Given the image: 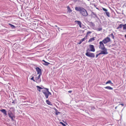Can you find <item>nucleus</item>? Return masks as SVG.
I'll list each match as a JSON object with an SVG mask.
<instances>
[{
    "label": "nucleus",
    "mask_w": 126,
    "mask_h": 126,
    "mask_svg": "<svg viewBox=\"0 0 126 126\" xmlns=\"http://www.w3.org/2000/svg\"><path fill=\"white\" fill-rule=\"evenodd\" d=\"M76 10L79 11L80 14L83 16H87L88 14L86 10L82 7H75Z\"/></svg>",
    "instance_id": "f257e3e1"
},
{
    "label": "nucleus",
    "mask_w": 126,
    "mask_h": 126,
    "mask_svg": "<svg viewBox=\"0 0 126 126\" xmlns=\"http://www.w3.org/2000/svg\"><path fill=\"white\" fill-rule=\"evenodd\" d=\"M102 42L100 41L99 44L100 45L99 46V49H100L102 50L101 51H103L105 52L106 54H108V52L107 51V49L106 48H105L104 45Z\"/></svg>",
    "instance_id": "f03ea898"
},
{
    "label": "nucleus",
    "mask_w": 126,
    "mask_h": 126,
    "mask_svg": "<svg viewBox=\"0 0 126 126\" xmlns=\"http://www.w3.org/2000/svg\"><path fill=\"white\" fill-rule=\"evenodd\" d=\"M8 114L9 117L11 118L12 121H13L14 120L13 118H15V117L14 114L12 113L11 111L10 110H9L8 112Z\"/></svg>",
    "instance_id": "7ed1b4c3"
},
{
    "label": "nucleus",
    "mask_w": 126,
    "mask_h": 126,
    "mask_svg": "<svg viewBox=\"0 0 126 126\" xmlns=\"http://www.w3.org/2000/svg\"><path fill=\"white\" fill-rule=\"evenodd\" d=\"M110 40V38L108 37H107L103 40L102 42L104 44H105L109 42Z\"/></svg>",
    "instance_id": "20e7f679"
},
{
    "label": "nucleus",
    "mask_w": 126,
    "mask_h": 126,
    "mask_svg": "<svg viewBox=\"0 0 126 126\" xmlns=\"http://www.w3.org/2000/svg\"><path fill=\"white\" fill-rule=\"evenodd\" d=\"M86 55L89 57H94L95 55L94 53L87 52L85 54Z\"/></svg>",
    "instance_id": "39448f33"
},
{
    "label": "nucleus",
    "mask_w": 126,
    "mask_h": 126,
    "mask_svg": "<svg viewBox=\"0 0 126 126\" xmlns=\"http://www.w3.org/2000/svg\"><path fill=\"white\" fill-rule=\"evenodd\" d=\"M40 75H39L38 76L36 77L35 78V80L37 83H39L41 81V80L40 78Z\"/></svg>",
    "instance_id": "423d86ee"
},
{
    "label": "nucleus",
    "mask_w": 126,
    "mask_h": 126,
    "mask_svg": "<svg viewBox=\"0 0 126 126\" xmlns=\"http://www.w3.org/2000/svg\"><path fill=\"white\" fill-rule=\"evenodd\" d=\"M36 69L37 72V74H39V75H41L42 74L41 69L38 67H36Z\"/></svg>",
    "instance_id": "0eeeda50"
},
{
    "label": "nucleus",
    "mask_w": 126,
    "mask_h": 126,
    "mask_svg": "<svg viewBox=\"0 0 126 126\" xmlns=\"http://www.w3.org/2000/svg\"><path fill=\"white\" fill-rule=\"evenodd\" d=\"M89 47L91 51L92 52H94L95 51V49L94 46L90 45H89Z\"/></svg>",
    "instance_id": "6e6552de"
},
{
    "label": "nucleus",
    "mask_w": 126,
    "mask_h": 126,
    "mask_svg": "<svg viewBox=\"0 0 126 126\" xmlns=\"http://www.w3.org/2000/svg\"><path fill=\"white\" fill-rule=\"evenodd\" d=\"M42 92L43 94L47 92L49 93L50 94V93L48 89L46 88H43Z\"/></svg>",
    "instance_id": "1a4fd4ad"
},
{
    "label": "nucleus",
    "mask_w": 126,
    "mask_h": 126,
    "mask_svg": "<svg viewBox=\"0 0 126 126\" xmlns=\"http://www.w3.org/2000/svg\"><path fill=\"white\" fill-rule=\"evenodd\" d=\"M100 54H104V55H106V53L105 52L103 51H101L98 54H97L96 55V57L97 58L98 57V56Z\"/></svg>",
    "instance_id": "9d476101"
},
{
    "label": "nucleus",
    "mask_w": 126,
    "mask_h": 126,
    "mask_svg": "<svg viewBox=\"0 0 126 126\" xmlns=\"http://www.w3.org/2000/svg\"><path fill=\"white\" fill-rule=\"evenodd\" d=\"M45 95L46 97L47 98H48V96L49 95H51V93H50V94L48 92H46L44 94Z\"/></svg>",
    "instance_id": "9b49d317"
},
{
    "label": "nucleus",
    "mask_w": 126,
    "mask_h": 126,
    "mask_svg": "<svg viewBox=\"0 0 126 126\" xmlns=\"http://www.w3.org/2000/svg\"><path fill=\"white\" fill-rule=\"evenodd\" d=\"M5 115H7V111L5 109H2L0 110Z\"/></svg>",
    "instance_id": "f8f14e48"
},
{
    "label": "nucleus",
    "mask_w": 126,
    "mask_h": 126,
    "mask_svg": "<svg viewBox=\"0 0 126 126\" xmlns=\"http://www.w3.org/2000/svg\"><path fill=\"white\" fill-rule=\"evenodd\" d=\"M75 22H77V23L79 25V27L80 28L81 27V23L80 21L76 20L75 21Z\"/></svg>",
    "instance_id": "ddd939ff"
},
{
    "label": "nucleus",
    "mask_w": 126,
    "mask_h": 126,
    "mask_svg": "<svg viewBox=\"0 0 126 126\" xmlns=\"http://www.w3.org/2000/svg\"><path fill=\"white\" fill-rule=\"evenodd\" d=\"M43 61L45 63H43V64L45 65H48L49 64H50L49 63H48L46 61H45L44 60H43Z\"/></svg>",
    "instance_id": "4468645a"
},
{
    "label": "nucleus",
    "mask_w": 126,
    "mask_h": 126,
    "mask_svg": "<svg viewBox=\"0 0 126 126\" xmlns=\"http://www.w3.org/2000/svg\"><path fill=\"white\" fill-rule=\"evenodd\" d=\"M95 37H94L90 38L88 41V42H90L94 41L95 40Z\"/></svg>",
    "instance_id": "2eb2a0df"
},
{
    "label": "nucleus",
    "mask_w": 126,
    "mask_h": 126,
    "mask_svg": "<svg viewBox=\"0 0 126 126\" xmlns=\"http://www.w3.org/2000/svg\"><path fill=\"white\" fill-rule=\"evenodd\" d=\"M54 110L55 111V114L56 115H58V114H60L61 113L60 112H59L55 108L54 109Z\"/></svg>",
    "instance_id": "dca6fc26"
},
{
    "label": "nucleus",
    "mask_w": 126,
    "mask_h": 126,
    "mask_svg": "<svg viewBox=\"0 0 126 126\" xmlns=\"http://www.w3.org/2000/svg\"><path fill=\"white\" fill-rule=\"evenodd\" d=\"M46 102L47 104L49 105H52V104L51 103V102L48 100H47L46 101Z\"/></svg>",
    "instance_id": "f3484780"
},
{
    "label": "nucleus",
    "mask_w": 126,
    "mask_h": 126,
    "mask_svg": "<svg viewBox=\"0 0 126 126\" xmlns=\"http://www.w3.org/2000/svg\"><path fill=\"white\" fill-rule=\"evenodd\" d=\"M105 88L109 90H111L113 89V88L110 86H107L105 87Z\"/></svg>",
    "instance_id": "a211bd4d"
},
{
    "label": "nucleus",
    "mask_w": 126,
    "mask_h": 126,
    "mask_svg": "<svg viewBox=\"0 0 126 126\" xmlns=\"http://www.w3.org/2000/svg\"><path fill=\"white\" fill-rule=\"evenodd\" d=\"M36 87L38 89V90L39 91V92L40 91V90H39L43 89V88H42L41 87H40L38 86H37Z\"/></svg>",
    "instance_id": "6ab92c4d"
},
{
    "label": "nucleus",
    "mask_w": 126,
    "mask_h": 126,
    "mask_svg": "<svg viewBox=\"0 0 126 126\" xmlns=\"http://www.w3.org/2000/svg\"><path fill=\"white\" fill-rule=\"evenodd\" d=\"M68 11L69 13L71 12H72V10L70 9L69 7L68 6L67 7Z\"/></svg>",
    "instance_id": "aec40b11"
},
{
    "label": "nucleus",
    "mask_w": 126,
    "mask_h": 126,
    "mask_svg": "<svg viewBox=\"0 0 126 126\" xmlns=\"http://www.w3.org/2000/svg\"><path fill=\"white\" fill-rule=\"evenodd\" d=\"M108 83H110V84H113V83H112L111 81L110 80H109L108 81H107V82H106V84H107Z\"/></svg>",
    "instance_id": "412c9836"
},
{
    "label": "nucleus",
    "mask_w": 126,
    "mask_h": 126,
    "mask_svg": "<svg viewBox=\"0 0 126 126\" xmlns=\"http://www.w3.org/2000/svg\"><path fill=\"white\" fill-rule=\"evenodd\" d=\"M105 13L107 15V16L108 17H110V14L109 12L107 11L106 12H105Z\"/></svg>",
    "instance_id": "4be33fe9"
},
{
    "label": "nucleus",
    "mask_w": 126,
    "mask_h": 126,
    "mask_svg": "<svg viewBox=\"0 0 126 126\" xmlns=\"http://www.w3.org/2000/svg\"><path fill=\"white\" fill-rule=\"evenodd\" d=\"M123 25L122 24H120L119 26L117 28V29H118L120 28H121L122 27H123Z\"/></svg>",
    "instance_id": "5701e85b"
},
{
    "label": "nucleus",
    "mask_w": 126,
    "mask_h": 126,
    "mask_svg": "<svg viewBox=\"0 0 126 126\" xmlns=\"http://www.w3.org/2000/svg\"><path fill=\"white\" fill-rule=\"evenodd\" d=\"M92 32H90V31H88L87 33H86V35L85 36V37H87V36L89 34H90Z\"/></svg>",
    "instance_id": "b1692460"
},
{
    "label": "nucleus",
    "mask_w": 126,
    "mask_h": 126,
    "mask_svg": "<svg viewBox=\"0 0 126 126\" xmlns=\"http://www.w3.org/2000/svg\"><path fill=\"white\" fill-rule=\"evenodd\" d=\"M9 25L13 29L15 28V26L13 25H12L11 24H9Z\"/></svg>",
    "instance_id": "393cba45"
},
{
    "label": "nucleus",
    "mask_w": 126,
    "mask_h": 126,
    "mask_svg": "<svg viewBox=\"0 0 126 126\" xmlns=\"http://www.w3.org/2000/svg\"><path fill=\"white\" fill-rule=\"evenodd\" d=\"M123 29L124 30H126V24H125L124 25H123Z\"/></svg>",
    "instance_id": "a878e982"
},
{
    "label": "nucleus",
    "mask_w": 126,
    "mask_h": 126,
    "mask_svg": "<svg viewBox=\"0 0 126 126\" xmlns=\"http://www.w3.org/2000/svg\"><path fill=\"white\" fill-rule=\"evenodd\" d=\"M87 39V37H84V38L81 39V41L82 42L84 41L85 39Z\"/></svg>",
    "instance_id": "bb28decb"
},
{
    "label": "nucleus",
    "mask_w": 126,
    "mask_h": 126,
    "mask_svg": "<svg viewBox=\"0 0 126 126\" xmlns=\"http://www.w3.org/2000/svg\"><path fill=\"white\" fill-rule=\"evenodd\" d=\"M102 30V28H99L97 29V30L98 31H100Z\"/></svg>",
    "instance_id": "cd10ccee"
},
{
    "label": "nucleus",
    "mask_w": 126,
    "mask_h": 126,
    "mask_svg": "<svg viewBox=\"0 0 126 126\" xmlns=\"http://www.w3.org/2000/svg\"><path fill=\"white\" fill-rule=\"evenodd\" d=\"M102 9L104 11H105V12L107 11H108V10L107 9H105V8H104L103 7L102 8Z\"/></svg>",
    "instance_id": "c85d7f7f"
},
{
    "label": "nucleus",
    "mask_w": 126,
    "mask_h": 126,
    "mask_svg": "<svg viewBox=\"0 0 126 126\" xmlns=\"http://www.w3.org/2000/svg\"><path fill=\"white\" fill-rule=\"evenodd\" d=\"M110 36H111L112 38H113V39H114V36L113 35V34L112 33H111L110 34Z\"/></svg>",
    "instance_id": "c756f323"
},
{
    "label": "nucleus",
    "mask_w": 126,
    "mask_h": 126,
    "mask_svg": "<svg viewBox=\"0 0 126 126\" xmlns=\"http://www.w3.org/2000/svg\"><path fill=\"white\" fill-rule=\"evenodd\" d=\"M92 14L93 15H94L95 17H97V15H96V14L94 13V12H92Z\"/></svg>",
    "instance_id": "7c9ffc66"
},
{
    "label": "nucleus",
    "mask_w": 126,
    "mask_h": 126,
    "mask_svg": "<svg viewBox=\"0 0 126 126\" xmlns=\"http://www.w3.org/2000/svg\"><path fill=\"white\" fill-rule=\"evenodd\" d=\"M60 124H61L63 126H66V125L65 124H64L62 122H60Z\"/></svg>",
    "instance_id": "2f4dec72"
},
{
    "label": "nucleus",
    "mask_w": 126,
    "mask_h": 126,
    "mask_svg": "<svg viewBox=\"0 0 126 126\" xmlns=\"http://www.w3.org/2000/svg\"><path fill=\"white\" fill-rule=\"evenodd\" d=\"M31 80H33L34 81H35V80L34 79V77H32V78H31Z\"/></svg>",
    "instance_id": "473e14b6"
},
{
    "label": "nucleus",
    "mask_w": 126,
    "mask_h": 126,
    "mask_svg": "<svg viewBox=\"0 0 126 126\" xmlns=\"http://www.w3.org/2000/svg\"><path fill=\"white\" fill-rule=\"evenodd\" d=\"M82 42L81 41V40H80L79 42V43H78V44H80Z\"/></svg>",
    "instance_id": "72a5a7b5"
},
{
    "label": "nucleus",
    "mask_w": 126,
    "mask_h": 126,
    "mask_svg": "<svg viewBox=\"0 0 126 126\" xmlns=\"http://www.w3.org/2000/svg\"><path fill=\"white\" fill-rule=\"evenodd\" d=\"M72 92V91H68V92H69V93H71Z\"/></svg>",
    "instance_id": "f704fd0d"
},
{
    "label": "nucleus",
    "mask_w": 126,
    "mask_h": 126,
    "mask_svg": "<svg viewBox=\"0 0 126 126\" xmlns=\"http://www.w3.org/2000/svg\"><path fill=\"white\" fill-rule=\"evenodd\" d=\"M74 2H76L77 0H73Z\"/></svg>",
    "instance_id": "c9c22d12"
},
{
    "label": "nucleus",
    "mask_w": 126,
    "mask_h": 126,
    "mask_svg": "<svg viewBox=\"0 0 126 126\" xmlns=\"http://www.w3.org/2000/svg\"><path fill=\"white\" fill-rule=\"evenodd\" d=\"M120 105H122V106H123L124 105L123 104H119Z\"/></svg>",
    "instance_id": "e433bc0d"
},
{
    "label": "nucleus",
    "mask_w": 126,
    "mask_h": 126,
    "mask_svg": "<svg viewBox=\"0 0 126 126\" xmlns=\"http://www.w3.org/2000/svg\"><path fill=\"white\" fill-rule=\"evenodd\" d=\"M117 106L116 107H115V109H117Z\"/></svg>",
    "instance_id": "4c0bfd02"
},
{
    "label": "nucleus",
    "mask_w": 126,
    "mask_h": 126,
    "mask_svg": "<svg viewBox=\"0 0 126 126\" xmlns=\"http://www.w3.org/2000/svg\"><path fill=\"white\" fill-rule=\"evenodd\" d=\"M125 37L126 38V35H125Z\"/></svg>",
    "instance_id": "58836bf2"
},
{
    "label": "nucleus",
    "mask_w": 126,
    "mask_h": 126,
    "mask_svg": "<svg viewBox=\"0 0 126 126\" xmlns=\"http://www.w3.org/2000/svg\"><path fill=\"white\" fill-rule=\"evenodd\" d=\"M92 24H93V25H94V24L93 23H92Z\"/></svg>",
    "instance_id": "ea45409f"
},
{
    "label": "nucleus",
    "mask_w": 126,
    "mask_h": 126,
    "mask_svg": "<svg viewBox=\"0 0 126 126\" xmlns=\"http://www.w3.org/2000/svg\"><path fill=\"white\" fill-rule=\"evenodd\" d=\"M55 27H57V25H55Z\"/></svg>",
    "instance_id": "a19ab883"
},
{
    "label": "nucleus",
    "mask_w": 126,
    "mask_h": 126,
    "mask_svg": "<svg viewBox=\"0 0 126 126\" xmlns=\"http://www.w3.org/2000/svg\"><path fill=\"white\" fill-rule=\"evenodd\" d=\"M14 103V102H12V103Z\"/></svg>",
    "instance_id": "79ce46f5"
},
{
    "label": "nucleus",
    "mask_w": 126,
    "mask_h": 126,
    "mask_svg": "<svg viewBox=\"0 0 126 126\" xmlns=\"http://www.w3.org/2000/svg\"><path fill=\"white\" fill-rule=\"evenodd\" d=\"M58 28V29H59V28Z\"/></svg>",
    "instance_id": "37998d69"
},
{
    "label": "nucleus",
    "mask_w": 126,
    "mask_h": 126,
    "mask_svg": "<svg viewBox=\"0 0 126 126\" xmlns=\"http://www.w3.org/2000/svg\"><path fill=\"white\" fill-rule=\"evenodd\" d=\"M87 52H88V51L87 50Z\"/></svg>",
    "instance_id": "c03bdc74"
}]
</instances>
